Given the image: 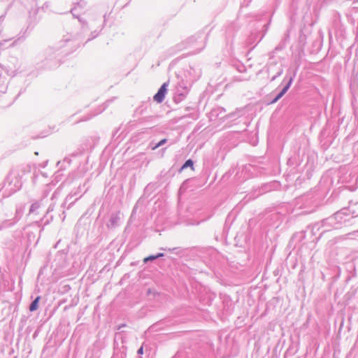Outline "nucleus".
<instances>
[{
	"mask_svg": "<svg viewBox=\"0 0 358 358\" xmlns=\"http://www.w3.org/2000/svg\"><path fill=\"white\" fill-rule=\"evenodd\" d=\"M80 43L69 38L59 42L55 47H48L40 52L36 58L37 65L41 64L40 67L52 69L57 67L61 61L62 55H68L73 52Z\"/></svg>",
	"mask_w": 358,
	"mask_h": 358,
	"instance_id": "obj_1",
	"label": "nucleus"
},
{
	"mask_svg": "<svg viewBox=\"0 0 358 358\" xmlns=\"http://www.w3.org/2000/svg\"><path fill=\"white\" fill-rule=\"evenodd\" d=\"M357 217V216L355 215L354 213H352L349 208H343L333 215L322 220L320 225L319 224H315L313 229L317 228L319 230L320 227H323L324 229L321 234L332 229H338L343 227L353 224Z\"/></svg>",
	"mask_w": 358,
	"mask_h": 358,
	"instance_id": "obj_2",
	"label": "nucleus"
},
{
	"mask_svg": "<svg viewBox=\"0 0 358 358\" xmlns=\"http://www.w3.org/2000/svg\"><path fill=\"white\" fill-rule=\"evenodd\" d=\"M22 187V181L20 174L11 171L6 177L3 186L1 189L2 197H8L17 191H18Z\"/></svg>",
	"mask_w": 358,
	"mask_h": 358,
	"instance_id": "obj_3",
	"label": "nucleus"
},
{
	"mask_svg": "<svg viewBox=\"0 0 358 358\" xmlns=\"http://www.w3.org/2000/svg\"><path fill=\"white\" fill-rule=\"evenodd\" d=\"M4 69L10 75L14 76L16 72L20 69V62L19 59L14 56H10L8 58L6 65H3Z\"/></svg>",
	"mask_w": 358,
	"mask_h": 358,
	"instance_id": "obj_4",
	"label": "nucleus"
},
{
	"mask_svg": "<svg viewBox=\"0 0 358 358\" xmlns=\"http://www.w3.org/2000/svg\"><path fill=\"white\" fill-rule=\"evenodd\" d=\"M201 76V69L199 66L193 63L189 64L188 69L186 71L185 77L191 82L197 80Z\"/></svg>",
	"mask_w": 358,
	"mask_h": 358,
	"instance_id": "obj_5",
	"label": "nucleus"
},
{
	"mask_svg": "<svg viewBox=\"0 0 358 358\" xmlns=\"http://www.w3.org/2000/svg\"><path fill=\"white\" fill-rule=\"evenodd\" d=\"M87 3L85 0H76L73 2V7L70 10L73 16L78 18L79 22L83 25L86 24V22L79 17L80 13L78 10L84 9Z\"/></svg>",
	"mask_w": 358,
	"mask_h": 358,
	"instance_id": "obj_6",
	"label": "nucleus"
},
{
	"mask_svg": "<svg viewBox=\"0 0 358 358\" xmlns=\"http://www.w3.org/2000/svg\"><path fill=\"white\" fill-rule=\"evenodd\" d=\"M9 77H11L9 73L4 69L2 64L0 65V94H3L8 89V84Z\"/></svg>",
	"mask_w": 358,
	"mask_h": 358,
	"instance_id": "obj_7",
	"label": "nucleus"
},
{
	"mask_svg": "<svg viewBox=\"0 0 358 358\" xmlns=\"http://www.w3.org/2000/svg\"><path fill=\"white\" fill-rule=\"evenodd\" d=\"M295 77V73H294L292 76H290L287 82V83L284 85L282 89L275 95V96L269 102V104H273L276 103L278 100H280L288 91L290 86L292 84L294 78Z\"/></svg>",
	"mask_w": 358,
	"mask_h": 358,
	"instance_id": "obj_8",
	"label": "nucleus"
},
{
	"mask_svg": "<svg viewBox=\"0 0 358 358\" xmlns=\"http://www.w3.org/2000/svg\"><path fill=\"white\" fill-rule=\"evenodd\" d=\"M188 87H183L179 85V87L177 89L176 92L173 96V101L176 103H180L186 97L188 93Z\"/></svg>",
	"mask_w": 358,
	"mask_h": 358,
	"instance_id": "obj_9",
	"label": "nucleus"
},
{
	"mask_svg": "<svg viewBox=\"0 0 358 358\" xmlns=\"http://www.w3.org/2000/svg\"><path fill=\"white\" fill-rule=\"evenodd\" d=\"M168 85V83H164L162 85V86L158 90L157 92L153 96V99L155 101H156L157 103H162L164 101L165 95L167 92Z\"/></svg>",
	"mask_w": 358,
	"mask_h": 358,
	"instance_id": "obj_10",
	"label": "nucleus"
},
{
	"mask_svg": "<svg viewBox=\"0 0 358 358\" xmlns=\"http://www.w3.org/2000/svg\"><path fill=\"white\" fill-rule=\"evenodd\" d=\"M120 213H112L108 223L106 224L108 229H114L120 224Z\"/></svg>",
	"mask_w": 358,
	"mask_h": 358,
	"instance_id": "obj_11",
	"label": "nucleus"
},
{
	"mask_svg": "<svg viewBox=\"0 0 358 358\" xmlns=\"http://www.w3.org/2000/svg\"><path fill=\"white\" fill-rule=\"evenodd\" d=\"M25 206L24 205H19L17 206L16 210H15V214L13 219L15 220V222H18L20 218L22 217L24 211Z\"/></svg>",
	"mask_w": 358,
	"mask_h": 358,
	"instance_id": "obj_12",
	"label": "nucleus"
},
{
	"mask_svg": "<svg viewBox=\"0 0 358 358\" xmlns=\"http://www.w3.org/2000/svg\"><path fill=\"white\" fill-rule=\"evenodd\" d=\"M17 223L15 220L13 219L6 220L0 224V231L5 229L8 227H11Z\"/></svg>",
	"mask_w": 358,
	"mask_h": 358,
	"instance_id": "obj_13",
	"label": "nucleus"
},
{
	"mask_svg": "<svg viewBox=\"0 0 358 358\" xmlns=\"http://www.w3.org/2000/svg\"><path fill=\"white\" fill-rule=\"evenodd\" d=\"M41 299V296H37L34 299L29 305V309L31 312L36 310L38 308V303Z\"/></svg>",
	"mask_w": 358,
	"mask_h": 358,
	"instance_id": "obj_14",
	"label": "nucleus"
},
{
	"mask_svg": "<svg viewBox=\"0 0 358 358\" xmlns=\"http://www.w3.org/2000/svg\"><path fill=\"white\" fill-rule=\"evenodd\" d=\"M38 10H39V8H36V9H35V10H31V11H29V20H30V23H29V24L28 27H29L30 26H31L32 22H33V24H33V26L35 24V23H36V17H35L34 16L37 14V13H38Z\"/></svg>",
	"mask_w": 358,
	"mask_h": 358,
	"instance_id": "obj_15",
	"label": "nucleus"
},
{
	"mask_svg": "<svg viewBox=\"0 0 358 358\" xmlns=\"http://www.w3.org/2000/svg\"><path fill=\"white\" fill-rule=\"evenodd\" d=\"M357 238H358V230H354L343 236L344 239H356Z\"/></svg>",
	"mask_w": 358,
	"mask_h": 358,
	"instance_id": "obj_16",
	"label": "nucleus"
},
{
	"mask_svg": "<svg viewBox=\"0 0 358 358\" xmlns=\"http://www.w3.org/2000/svg\"><path fill=\"white\" fill-rule=\"evenodd\" d=\"M41 206V202L40 201H35L34 202L29 208V213H35L36 210L40 208Z\"/></svg>",
	"mask_w": 358,
	"mask_h": 358,
	"instance_id": "obj_17",
	"label": "nucleus"
},
{
	"mask_svg": "<svg viewBox=\"0 0 358 358\" xmlns=\"http://www.w3.org/2000/svg\"><path fill=\"white\" fill-rule=\"evenodd\" d=\"M187 167H191L192 169H194V162L191 159L185 161V162L182 165L180 171L187 169Z\"/></svg>",
	"mask_w": 358,
	"mask_h": 358,
	"instance_id": "obj_18",
	"label": "nucleus"
},
{
	"mask_svg": "<svg viewBox=\"0 0 358 358\" xmlns=\"http://www.w3.org/2000/svg\"><path fill=\"white\" fill-rule=\"evenodd\" d=\"M283 73V68L280 66L278 68L276 73L271 78V81H274L278 77L280 76Z\"/></svg>",
	"mask_w": 358,
	"mask_h": 358,
	"instance_id": "obj_19",
	"label": "nucleus"
},
{
	"mask_svg": "<svg viewBox=\"0 0 358 358\" xmlns=\"http://www.w3.org/2000/svg\"><path fill=\"white\" fill-rule=\"evenodd\" d=\"M126 355L122 352H115L112 358H125Z\"/></svg>",
	"mask_w": 358,
	"mask_h": 358,
	"instance_id": "obj_20",
	"label": "nucleus"
},
{
	"mask_svg": "<svg viewBox=\"0 0 358 358\" xmlns=\"http://www.w3.org/2000/svg\"><path fill=\"white\" fill-rule=\"evenodd\" d=\"M155 259H156V255H150V256H148L147 257H145L144 259H143V262L145 264H146V263H148L149 262H152V261H154Z\"/></svg>",
	"mask_w": 358,
	"mask_h": 358,
	"instance_id": "obj_21",
	"label": "nucleus"
},
{
	"mask_svg": "<svg viewBox=\"0 0 358 358\" xmlns=\"http://www.w3.org/2000/svg\"><path fill=\"white\" fill-rule=\"evenodd\" d=\"M51 190V185H47L45 189L43 190V197L48 196Z\"/></svg>",
	"mask_w": 358,
	"mask_h": 358,
	"instance_id": "obj_22",
	"label": "nucleus"
},
{
	"mask_svg": "<svg viewBox=\"0 0 358 358\" xmlns=\"http://www.w3.org/2000/svg\"><path fill=\"white\" fill-rule=\"evenodd\" d=\"M158 148H159V146L158 145V143H155L153 141H152L148 145V148H150L152 150H155Z\"/></svg>",
	"mask_w": 358,
	"mask_h": 358,
	"instance_id": "obj_23",
	"label": "nucleus"
},
{
	"mask_svg": "<svg viewBox=\"0 0 358 358\" xmlns=\"http://www.w3.org/2000/svg\"><path fill=\"white\" fill-rule=\"evenodd\" d=\"M201 36H192L189 38V43L194 45V43H197V41L199 38H201Z\"/></svg>",
	"mask_w": 358,
	"mask_h": 358,
	"instance_id": "obj_24",
	"label": "nucleus"
},
{
	"mask_svg": "<svg viewBox=\"0 0 358 358\" xmlns=\"http://www.w3.org/2000/svg\"><path fill=\"white\" fill-rule=\"evenodd\" d=\"M161 250H168V251L173 252L175 253H178V251H181L180 248H168V249L162 248Z\"/></svg>",
	"mask_w": 358,
	"mask_h": 358,
	"instance_id": "obj_25",
	"label": "nucleus"
},
{
	"mask_svg": "<svg viewBox=\"0 0 358 358\" xmlns=\"http://www.w3.org/2000/svg\"><path fill=\"white\" fill-rule=\"evenodd\" d=\"M205 44L206 42L201 40V44L199 45V47H196V50L195 51V53H199L200 51H201L204 48Z\"/></svg>",
	"mask_w": 358,
	"mask_h": 358,
	"instance_id": "obj_26",
	"label": "nucleus"
},
{
	"mask_svg": "<svg viewBox=\"0 0 358 358\" xmlns=\"http://www.w3.org/2000/svg\"><path fill=\"white\" fill-rule=\"evenodd\" d=\"M95 115H96V114H93V115H87L86 117H83L80 120L77 121V123L80 122L87 121V120H90L92 117L95 116Z\"/></svg>",
	"mask_w": 358,
	"mask_h": 358,
	"instance_id": "obj_27",
	"label": "nucleus"
},
{
	"mask_svg": "<svg viewBox=\"0 0 358 358\" xmlns=\"http://www.w3.org/2000/svg\"><path fill=\"white\" fill-rule=\"evenodd\" d=\"M255 41V36L251 35L248 37L246 43L248 45H252Z\"/></svg>",
	"mask_w": 358,
	"mask_h": 358,
	"instance_id": "obj_28",
	"label": "nucleus"
},
{
	"mask_svg": "<svg viewBox=\"0 0 358 358\" xmlns=\"http://www.w3.org/2000/svg\"><path fill=\"white\" fill-rule=\"evenodd\" d=\"M143 111H144V109H143V106H140L136 109L135 113H138L139 115H141L143 113Z\"/></svg>",
	"mask_w": 358,
	"mask_h": 358,
	"instance_id": "obj_29",
	"label": "nucleus"
},
{
	"mask_svg": "<svg viewBox=\"0 0 358 358\" xmlns=\"http://www.w3.org/2000/svg\"><path fill=\"white\" fill-rule=\"evenodd\" d=\"M79 189H80V187L78 188V190L76 192H75L74 193H71L68 196L67 198L71 199H72V197H73L74 196H76L78 194V192H79Z\"/></svg>",
	"mask_w": 358,
	"mask_h": 358,
	"instance_id": "obj_30",
	"label": "nucleus"
},
{
	"mask_svg": "<svg viewBox=\"0 0 358 358\" xmlns=\"http://www.w3.org/2000/svg\"><path fill=\"white\" fill-rule=\"evenodd\" d=\"M167 141H168V140H167L166 138H163V139H162L161 141H159L158 142V145H159V147L162 146L163 145H164V144L167 142Z\"/></svg>",
	"mask_w": 358,
	"mask_h": 358,
	"instance_id": "obj_31",
	"label": "nucleus"
},
{
	"mask_svg": "<svg viewBox=\"0 0 358 358\" xmlns=\"http://www.w3.org/2000/svg\"><path fill=\"white\" fill-rule=\"evenodd\" d=\"M237 69L239 72H241V73L245 71V70H246L245 66H243V64H241Z\"/></svg>",
	"mask_w": 358,
	"mask_h": 358,
	"instance_id": "obj_32",
	"label": "nucleus"
},
{
	"mask_svg": "<svg viewBox=\"0 0 358 358\" xmlns=\"http://www.w3.org/2000/svg\"><path fill=\"white\" fill-rule=\"evenodd\" d=\"M49 6H50V3H49V2H48V1H47V2H45V3H43V5L42 6L41 9L44 10H45V9L48 8H49Z\"/></svg>",
	"mask_w": 358,
	"mask_h": 358,
	"instance_id": "obj_33",
	"label": "nucleus"
},
{
	"mask_svg": "<svg viewBox=\"0 0 358 358\" xmlns=\"http://www.w3.org/2000/svg\"><path fill=\"white\" fill-rule=\"evenodd\" d=\"M71 159L70 157H66L64 159V162H66L68 164H71Z\"/></svg>",
	"mask_w": 358,
	"mask_h": 358,
	"instance_id": "obj_34",
	"label": "nucleus"
},
{
	"mask_svg": "<svg viewBox=\"0 0 358 358\" xmlns=\"http://www.w3.org/2000/svg\"><path fill=\"white\" fill-rule=\"evenodd\" d=\"M53 209H54V204L51 203V204L49 206V207H48V210H47V213H49V212L52 211V210H53Z\"/></svg>",
	"mask_w": 358,
	"mask_h": 358,
	"instance_id": "obj_35",
	"label": "nucleus"
},
{
	"mask_svg": "<svg viewBox=\"0 0 358 358\" xmlns=\"http://www.w3.org/2000/svg\"><path fill=\"white\" fill-rule=\"evenodd\" d=\"M138 355H143V347L141 346L137 351Z\"/></svg>",
	"mask_w": 358,
	"mask_h": 358,
	"instance_id": "obj_36",
	"label": "nucleus"
},
{
	"mask_svg": "<svg viewBox=\"0 0 358 358\" xmlns=\"http://www.w3.org/2000/svg\"><path fill=\"white\" fill-rule=\"evenodd\" d=\"M156 255V259H158V258H159V257H164V253H162V252H159V253H157V255Z\"/></svg>",
	"mask_w": 358,
	"mask_h": 358,
	"instance_id": "obj_37",
	"label": "nucleus"
},
{
	"mask_svg": "<svg viewBox=\"0 0 358 358\" xmlns=\"http://www.w3.org/2000/svg\"><path fill=\"white\" fill-rule=\"evenodd\" d=\"M232 37L233 36H230L229 38H227V44H229V43H231V42H232Z\"/></svg>",
	"mask_w": 358,
	"mask_h": 358,
	"instance_id": "obj_38",
	"label": "nucleus"
},
{
	"mask_svg": "<svg viewBox=\"0 0 358 358\" xmlns=\"http://www.w3.org/2000/svg\"><path fill=\"white\" fill-rule=\"evenodd\" d=\"M57 194V191H55V192L52 194L51 199H52V200H53L54 199H55V198H56Z\"/></svg>",
	"mask_w": 358,
	"mask_h": 358,
	"instance_id": "obj_39",
	"label": "nucleus"
},
{
	"mask_svg": "<svg viewBox=\"0 0 358 358\" xmlns=\"http://www.w3.org/2000/svg\"><path fill=\"white\" fill-rule=\"evenodd\" d=\"M282 49V47H281V46H280V45L277 46V47L275 48V50L276 51L281 50Z\"/></svg>",
	"mask_w": 358,
	"mask_h": 358,
	"instance_id": "obj_40",
	"label": "nucleus"
},
{
	"mask_svg": "<svg viewBox=\"0 0 358 358\" xmlns=\"http://www.w3.org/2000/svg\"><path fill=\"white\" fill-rule=\"evenodd\" d=\"M97 35H98V34H96L93 35V36H92V38H88V40H87V41H90V40H91V39H92V38H94L96 37V36H97Z\"/></svg>",
	"mask_w": 358,
	"mask_h": 358,
	"instance_id": "obj_41",
	"label": "nucleus"
},
{
	"mask_svg": "<svg viewBox=\"0 0 358 358\" xmlns=\"http://www.w3.org/2000/svg\"><path fill=\"white\" fill-rule=\"evenodd\" d=\"M5 17V16L3 15H1L0 16V21H2L3 20V18Z\"/></svg>",
	"mask_w": 358,
	"mask_h": 358,
	"instance_id": "obj_42",
	"label": "nucleus"
},
{
	"mask_svg": "<svg viewBox=\"0 0 358 358\" xmlns=\"http://www.w3.org/2000/svg\"><path fill=\"white\" fill-rule=\"evenodd\" d=\"M166 150V148H162L161 151H162V155L164 154V152H165Z\"/></svg>",
	"mask_w": 358,
	"mask_h": 358,
	"instance_id": "obj_43",
	"label": "nucleus"
},
{
	"mask_svg": "<svg viewBox=\"0 0 358 358\" xmlns=\"http://www.w3.org/2000/svg\"><path fill=\"white\" fill-rule=\"evenodd\" d=\"M77 155H78V153H77V152H73V154H71V156H72V157H76V156H77Z\"/></svg>",
	"mask_w": 358,
	"mask_h": 358,
	"instance_id": "obj_44",
	"label": "nucleus"
},
{
	"mask_svg": "<svg viewBox=\"0 0 358 358\" xmlns=\"http://www.w3.org/2000/svg\"><path fill=\"white\" fill-rule=\"evenodd\" d=\"M271 70H272V67H271V66H269V67L268 68V73H270Z\"/></svg>",
	"mask_w": 358,
	"mask_h": 358,
	"instance_id": "obj_45",
	"label": "nucleus"
},
{
	"mask_svg": "<svg viewBox=\"0 0 358 358\" xmlns=\"http://www.w3.org/2000/svg\"><path fill=\"white\" fill-rule=\"evenodd\" d=\"M264 36V34H263V36L259 38V40L257 41V43H259L260 41H262Z\"/></svg>",
	"mask_w": 358,
	"mask_h": 358,
	"instance_id": "obj_46",
	"label": "nucleus"
},
{
	"mask_svg": "<svg viewBox=\"0 0 358 358\" xmlns=\"http://www.w3.org/2000/svg\"><path fill=\"white\" fill-rule=\"evenodd\" d=\"M102 110H104V108H102V110H100L99 112L96 113V114L97 115V114H99V113H101V111H102Z\"/></svg>",
	"mask_w": 358,
	"mask_h": 358,
	"instance_id": "obj_47",
	"label": "nucleus"
},
{
	"mask_svg": "<svg viewBox=\"0 0 358 358\" xmlns=\"http://www.w3.org/2000/svg\"><path fill=\"white\" fill-rule=\"evenodd\" d=\"M268 24H265V25H264V27H265V28H266V30L268 29Z\"/></svg>",
	"mask_w": 358,
	"mask_h": 358,
	"instance_id": "obj_48",
	"label": "nucleus"
},
{
	"mask_svg": "<svg viewBox=\"0 0 358 358\" xmlns=\"http://www.w3.org/2000/svg\"><path fill=\"white\" fill-rule=\"evenodd\" d=\"M15 99H16V97L13 99V101H12L11 103H14V101Z\"/></svg>",
	"mask_w": 358,
	"mask_h": 358,
	"instance_id": "obj_49",
	"label": "nucleus"
},
{
	"mask_svg": "<svg viewBox=\"0 0 358 358\" xmlns=\"http://www.w3.org/2000/svg\"><path fill=\"white\" fill-rule=\"evenodd\" d=\"M90 358H92V357H90Z\"/></svg>",
	"mask_w": 358,
	"mask_h": 358,
	"instance_id": "obj_50",
	"label": "nucleus"
}]
</instances>
